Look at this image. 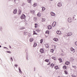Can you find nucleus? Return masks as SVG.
Masks as SVG:
<instances>
[{
	"label": "nucleus",
	"mask_w": 77,
	"mask_h": 77,
	"mask_svg": "<svg viewBox=\"0 0 77 77\" xmlns=\"http://www.w3.org/2000/svg\"><path fill=\"white\" fill-rule=\"evenodd\" d=\"M26 16L24 14H23L20 16V18L22 20H23V19H26Z\"/></svg>",
	"instance_id": "nucleus-1"
},
{
	"label": "nucleus",
	"mask_w": 77,
	"mask_h": 77,
	"mask_svg": "<svg viewBox=\"0 0 77 77\" xmlns=\"http://www.w3.org/2000/svg\"><path fill=\"white\" fill-rule=\"evenodd\" d=\"M70 50L71 51V53H74L75 52V49H73L72 47L71 48Z\"/></svg>",
	"instance_id": "nucleus-2"
},
{
	"label": "nucleus",
	"mask_w": 77,
	"mask_h": 77,
	"mask_svg": "<svg viewBox=\"0 0 77 77\" xmlns=\"http://www.w3.org/2000/svg\"><path fill=\"white\" fill-rule=\"evenodd\" d=\"M50 14L51 16H52V17H55L56 16V14L54 13L53 12H51Z\"/></svg>",
	"instance_id": "nucleus-3"
},
{
	"label": "nucleus",
	"mask_w": 77,
	"mask_h": 77,
	"mask_svg": "<svg viewBox=\"0 0 77 77\" xmlns=\"http://www.w3.org/2000/svg\"><path fill=\"white\" fill-rule=\"evenodd\" d=\"M56 33L57 34V35H61V34H62V33H61V32L59 30L57 31Z\"/></svg>",
	"instance_id": "nucleus-4"
},
{
	"label": "nucleus",
	"mask_w": 77,
	"mask_h": 77,
	"mask_svg": "<svg viewBox=\"0 0 77 77\" xmlns=\"http://www.w3.org/2000/svg\"><path fill=\"white\" fill-rule=\"evenodd\" d=\"M56 25V22H54L52 24V26L53 27H54Z\"/></svg>",
	"instance_id": "nucleus-5"
},
{
	"label": "nucleus",
	"mask_w": 77,
	"mask_h": 77,
	"mask_svg": "<svg viewBox=\"0 0 77 77\" xmlns=\"http://www.w3.org/2000/svg\"><path fill=\"white\" fill-rule=\"evenodd\" d=\"M40 53H44V49L43 48H41L40 50Z\"/></svg>",
	"instance_id": "nucleus-6"
},
{
	"label": "nucleus",
	"mask_w": 77,
	"mask_h": 77,
	"mask_svg": "<svg viewBox=\"0 0 77 77\" xmlns=\"http://www.w3.org/2000/svg\"><path fill=\"white\" fill-rule=\"evenodd\" d=\"M68 20L69 23H71V22H72V19H71V17H69L68 19Z\"/></svg>",
	"instance_id": "nucleus-7"
},
{
	"label": "nucleus",
	"mask_w": 77,
	"mask_h": 77,
	"mask_svg": "<svg viewBox=\"0 0 77 77\" xmlns=\"http://www.w3.org/2000/svg\"><path fill=\"white\" fill-rule=\"evenodd\" d=\"M57 5L59 7H60L62 6V3L61 2H59L57 4Z\"/></svg>",
	"instance_id": "nucleus-8"
},
{
	"label": "nucleus",
	"mask_w": 77,
	"mask_h": 77,
	"mask_svg": "<svg viewBox=\"0 0 77 77\" xmlns=\"http://www.w3.org/2000/svg\"><path fill=\"white\" fill-rule=\"evenodd\" d=\"M33 32L34 33H33V35H38L37 30H36L35 31H34Z\"/></svg>",
	"instance_id": "nucleus-9"
},
{
	"label": "nucleus",
	"mask_w": 77,
	"mask_h": 77,
	"mask_svg": "<svg viewBox=\"0 0 77 77\" xmlns=\"http://www.w3.org/2000/svg\"><path fill=\"white\" fill-rule=\"evenodd\" d=\"M53 40L54 41H55V42H57L58 40L57 38H53Z\"/></svg>",
	"instance_id": "nucleus-10"
},
{
	"label": "nucleus",
	"mask_w": 77,
	"mask_h": 77,
	"mask_svg": "<svg viewBox=\"0 0 77 77\" xmlns=\"http://www.w3.org/2000/svg\"><path fill=\"white\" fill-rule=\"evenodd\" d=\"M17 9H14V12H13L14 14H17Z\"/></svg>",
	"instance_id": "nucleus-11"
},
{
	"label": "nucleus",
	"mask_w": 77,
	"mask_h": 77,
	"mask_svg": "<svg viewBox=\"0 0 77 77\" xmlns=\"http://www.w3.org/2000/svg\"><path fill=\"white\" fill-rule=\"evenodd\" d=\"M34 13H35V11L34 10H32L30 11V13H31V14H33Z\"/></svg>",
	"instance_id": "nucleus-12"
},
{
	"label": "nucleus",
	"mask_w": 77,
	"mask_h": 77,
	"mask_svg": "<svg viewBox=\"0 0 77 77\" xmlns=\"http://www.w3.org/2000/svg\"><path fill=\"white\" fill-rule=\"evenodd\" d=\"M21 14V11L20 10H19L18 11V15H20Z\"/></svg>",
	"instance_id": "nucleus-13"
},
{
	"label": "nucleus",
	"mask_w": 77,
	"mask_h": 77,
	"mask_svg": "<svg viewBox=\"0 0 77 77\" xmlns=\"http://www.w3.org/2000/svg\"><path fill=\"white\" fill-rule=\"evenodd\" d=\"M51 28H52L51 26L50 25H49L48 26V29H51Z\"/></svg>",
	"instance_id": "nucleus-14"
},
{
	"label": "nucleus",
	"mask_w": 77,
	"mask_h": 77,
	"mask_svg": "<svg viewBox=\"0 0 77 77\" xmlns=\"http://www.w3.org/2000/svg\"><path fill=\"white\" fill-rule=\"evenodd\" d=\"M54 69H59V67H58L57 66H54Z\"/></svg>",
	"instance_id": "nucleus-15"
},
{
	"label": "nucleus",
	"mask_w": 77,
	"mask_h": 77,
	"mask_svg": "<svg viewBox=\"0 0 77 77\" xmlns=\"http://www.w3.org/2000/svg\"><path fill=\"white\" fill-rule=\"evenodd\" d=\"M36 46H37V44H36V43L35 42L34 43L33 47H36Z\"/></svg>",
	"instance_id": "nucleus-16"
},
{
	"label": "nucleus",
	"mask_w": 77,
	"mask_h": 77,
	"mask_svg": "<svg viewBox=\"0 0 77 77\" xmlns=\"http://www.w3.org/2000/svg\"><path fill=\"white\" fill-rule=\"evenodd\" d=\"M33 41V38H31L30 39H29V41L31 42H32Z\"/></svg>",
	"instance_id": "nucleus-17"
},
{
	"label": "nucleus",
	"mask_w": 77,
	"mask_h": 77,
	"mask_svg": "<svg viewBox=\"0 0 77 77\" xmlns=\"http://www.w3.org/2000/svg\"><path fill=\"white\" fill-rule=\"evenodd\" d=\"M51 58L53 59V60H56V57H51Z\"/></svg>",
	"instance_id": "nucleus-18"
},
{
	"label": "nucleus",
	"mask_w": 77,
	"mask_h": 77,
	"mask_svg": "<svg viewBox=\"0 0 77 77\" xmlns=\"http://www.w3.org/2000/svg\"><path fill=\"white\" fill-rule=\"evenodd\" d=\"M65 65H69V62L68 61H66L65 62Z\"/></svg>",
	"instance_id": "nucleus-19"
},
{
	"label": "nucleus",
	"mask_w": 77,
	"mask_h": 77,
	"mask_svg": "<svg viewBox=\"0 0 77 77\" xmlns=\"http://www.w3.org/2000/svg\"><path fill=\"white\" fill-rule=\"evenodd\" d=\"M58 60H59L60 63L62 62V60L61 58H59Z\"/></svg>",
	"instance_id": "nucleus-20"
},
{
	"label": "nucleus",
	"mask_w": 77,
	"mask_h": 77,
	"mask_svg": "<svg viewBox=\"0 0 77 77\" xmlns=\"http://www.w3.org/2000/svg\"><path fill=\"white\" fill-rule=\"evenodd\" d=\"M45 62H48L50 61V60L48 59H46L45 60Z\"/></svg>",
	"instance_id": "nucleus-21"
},
{
	"label": "nucleus",
	"mask_w": 77,
	"mask_h": 77,
	"mask_svg": "<svg viewBox=\"0 0 77 77\" xmlns=\"http://www.w3.org/2000/svg\"><path fill=\"white\" fill-rule=\"evenodd\" d=\"M54 66V64L53 63H51V67H52V68L53 66Z\"/></svg>",
	"instance_id": "nucleus-22"
},
{
	"label": "nucleus",
	"mask_w": 77,
	"mask_h": 77,
	"mask_svg": "<svg viewBox=\"0 0 77 77\" xmlns=\"http://www.w3.org/2000/svg\"><path fill=\"white\" fill-rule=\"evenodd\" d=\"M72 33L71 32H69L68 34V36H71V35H72Z\"/></svg>",
	"instance_id": "nucleus-23"
},
{
	"label": "nucleus",
	"mask_w": 77,
	"mask_h": 77,
	"mask_svg": "<svg viewBox=\"0 0 77 77\" xmlns=\"http://www.w3.org/2000/svg\"><path fill=\"white\" fill-rule=\"evenodd\" d=\"M44 41V40L43 39H41L40 41V44H42V42H43V41Z\"/></svg>",
	"instance_id": "nucleus-24"
},
{
	"label": "nucleus",
	"mask_w": 77,
	"mask_h": 77,
	"mask_svg": "<svg viewBox=\"0 0 77 77\" xmlns=\"http://www.w3.org/2000/svg\"><path fill=\"white\" fill-rule=\"evenodd\" d=\"M42 11H44L45 10V8L44 7H42Z\"/></svg>",
	"instance_id": "nucleus-25"
},
{
	"label": "nucleus",
	"mask_w": 77,
	"mask_h": 77,
	"mask_svg": "<svg viewBox=\"0 0 77 77\" xmlns=\"http://www.w3.org/2000/svg\"><path fill=\"white\" fill-rule=\"evenodd\" d=\"M63 69H66V66H64L63 67Z\"/></svg>",
	"instance_id": "nucleus-26"
},
{
	"label": "nucleus",
	"mask_w": 77,
	"mask_h": 77,
	"mask_svg": "<svg viewBox=\"0 0 77 77\" xmlns=\"http://www.w3.org/2000/svg\"><path fill=\"white\" fill-rule=\"evenodd\" d=\"M50 52H51V53H53V52L54 51V50L53 49H51L50 50Z\"/></svg>",
	"instance_id": "nucleus-27"
},
{
	"label": "nucleus",
	"mask_w": 77,
	"mask_h": 77,
	"mask_svg": "<svg viewBox=\"0 0 77 77\" xmlns=\"http://www.w3.org/2000/svg\"><path fill=\"white\" fill-rule=\"evenodd\" d=\"M19 72H20V73H22V72H21V70L20 67H19Z\"/></svg>",
	"instance_id": "nucleus-28"
},
{
	"label": "nucleus",
	"mask_w": 77,
	"mask_h": 77,
	"mask_svg": "<svg viewBox=\"0 0 77 77\" xmlns=\"http://www.w3.org/2000/svg\"><path fill=\"white\" fill-rule=\"evenodd\" d=\"M35 28H36L38 27V24L35 23Z\"/></svg>",
	"instance_id": "nucleus-29"
},
{
	"label": "nucleus",
	"mask_w": 77,
	"mask_h": 77,
	"mask_svg": "<svg viewBox=\"0 0 77 77\" xmlns=\"http://www.w3.org/2000/svg\"><path fill=\"white\" fill-rule=\"evenodd\" d=\"M45 47L46 48H49V46H48V45L46 44L45 45Z\"/></svg>",
	"instance_id": "nucleus-30"
},
{
	"label": "nucleus",
	"mask_w": 77,
	"mask_h": 77,
	"mask_svg": "<svg viewBox=\"0 0 77 77\" xmlns=\"http://www.w3.org/2000/svg\"><path fill=\"white\" fill-rule=\"evenodd\" d=\"M64 74H66H66H68V72H67V71H66V70H65L64 71Z\"/></svg>",
	"instance_id": "nucleus-31"
},
{
	"label": "nucleus",
	"mask_w": 77,
	"mask_h": 77,
	"mask_svg": "<svg viewBox=\"0 0 77 77\" xmlns=\"http://www.w3.org/2000/svg\"><path fill=\"white\" fill-rule=\"evenodd\" d=\"M37 15L38 16V17H41V13H38Z\"/></svg>",
	"instance_id": "nucleus-32"
},
{
	"label": "nucleus",
	"mask_w": 77,
	"mask_h": 77,
	"mask_svg": "<svg viewBox=\"0 0 77 77\" xmlns=\"http://www.w3.org/2000/svg\"><path fill=\"white\" fill-rule=\"evenodd\" d=\"M45 33H46V34H49V31H46L45 32Z\"/></svg>",
	"instance_id": "nucleus-33"
},
{
	"label": "nucleus",
	"mask_w": 77,
	"mask_h": 77,
	"mask_svg": "<svg viewBox=\"0 0 77 77\" xmlns=\"http://www.w3.org/2000/svg\"><path fill=\"white\" fill-rule=\"evenodd\" d=\"M45 19L44 18H42V22H44V21H45Z\"/></svg>",
	"instance_id": "nucleus-34"
},
{
	"label": "nucleus",
	"mask_w": 77,
	"mask_h": 77,
	"mask_svg": "<svg viewBox=\"0 0 77 77\" xmlns=\"http://www.w3.org/2000/svg\"><path fill=\"white\" fill-rule=\"evenodd\" d=\"M14 2L15 3H18L19 2V0H14Z\"/></svg>",
	"instance_id": "nucleus-35"
},
{
	"label": "nucleus",
	"mask_w": 77,
	"mask_h": 77,
	"mask_svg": "<svg viewBox=\"0 0 77 77\" xmlns=\"http://www.w3.org/2000/svg\"><path fill=\"white\" fill-rule=\"evenodd\" d=\"M31 1H32V0H27L28 2L29 3H31Z\"/></svg>",
	"instance_id": "nucleus-36"
},
{
	"label": "nucleus",
	"mask_w": 77,
	"mask_h": 77,
	"mask_svg": "<svg viewBox=\"0 0 77 77\" xmlns=\"http://www.w3.org/2000/svg\"><path fill=\"white\" fill-rule=\"evenodd\" d=\"M27 32H24L23 33V35H27Z\"/></svg>",
	"instance_id": "nucleus-37"
},
{
	"label": "nucleus",
	"mask_w": 77,
	"mask_h": 77,
	"mask_svg": "<svg viewBox=\"0 0 77 77\" xmlns=\"http://www.w3.org/2000/svg\"><path fill=\"white\" fill-rule=\"evenodd\" d=\"M34 21H36V20H37V19L36 18V17H34Z\"/></svg>",
	"instance_id": "nucleus-38"
},
{
	"label": "nucleus",
	"mask_w": 77,
	"mask_h": 77,
	"mask_svg": "<svg viewBox=\"0 0 77 77\" xmlns=\"http://www.w3.org/2000/svg\"><path fill=\"white\" fill-rule=\"evenodd\" d=\"M72 68H74L75 69L76 68H77V67H76L75 66H72Z\"/></svg>",
	"instance_id": "nucleus-39"
},
{
	"label": "nucleus",
	"mask_w": 77,
	"mask_h": 77,
	"mask_svg": "<svg viewBox=\"0 0 77 77\" xmlns=\"http://www.w3.org/2000/svg\"><path fill=\"white\" fill-rule=\"evenodd\" d=\"M25 29V28L24 27H21L20 28V30H23V29Z\"/></svg>",
	"instance_id": "nucleus-40"
},
{
	"label": "nucleus",
	"mask_w": 77,
	"mask_h": 77,
	"mask_svg": "<svg viewBox=\"0 0 77 77\" xmlns=\"http://www.w3.org/2000/svg\"><path fill=\"white\" fill-rule=\"evenodd\" d=\"M6 52L7 53H11V52L10 51H7Z\"/></svg>",
	"instance_id": "nucleus-41"
},
{
	"label": "nucleus",
	"mask_w": 77,
	"mask_h": 77,
	"mask_svg": "<svg viewBox=\"0 0 77 77\" xmlns=\"http://www.w3.org/2000/svg\"><path fill=\"white\" fill-rule=\"evenodd\" d=\"M36 5H37V4L34 3L33 5V6L35 7V6H36Z\"/></svg>",
	"instance_id": "nucleus-42"
},
{
	"label": "nucleus",
	"mask_w": 77,
	"mask_h": 77,
	"mask_svg": "<svg viewBox=\"0 0 77 77\" xmlns=\"http://www.w3.org/2000/svg\"><path fill=\"white\" fill-rule=\"evenodd\" d=\"M40 31L39 30V29H37V33H38V32H39V31Z\"/></svg>",
	"instance_id": "nucleus-43"
},
{
	"label": "nucleus",
	"mask_w": 77,
	"mask_h": 77,
	"mask_svg": "<svg viewBox=\"0 0 77 77\" xmlns=\"http://www.w3.org/2000/svg\"><path fill=\"white\" fill-rule=\"evenodd\" d=\"M10 59H11V61H13V59H12V58L11 57V58H10Z\"/></svg>",
	"instance_id": "nucleus-44"
},
{
	"label": "nucleus",
	"mask_w": 77,
	"mask_h": 77,
	"mask_svg": "<svg viewBox=\"0 0 77 77\" xmlns=\"http://www.w3.org/2000/svg\"><path fill=\"white\" fill-rule=\"evenodd\" d=\"M15 66L16 67H17V66H18V65H17V64H15Z\"/></svg>",
	"instance_id": "nucleus-45"
},
{
	"label": "nucleus",
	"mask_w": 77,
	"mask_h": 77,
	"mask_svg": "<svg viewBox=\"0 0 77 77\" xmlns=\"http://www.w3.org/2000/svg\"><path fill=\"white\" fill-rule=\"evenodd\" d=\"M71 59L72 60H74V58H71Z\"/></svg>",
	"instance_id": "nucleus-46"
},
{
	"label": "nucleus",
	"mask_w": 77,
	"mask_h": 77,
	"mask_svg": "<svg viewBox=\"0 0 77 77\" xmlns=\"http://www.w3.org/2000/svg\"><path fill=\"white\" fill-rule=\"evenodd\" d=\"M75 45H77V42H75Z\"/></svg>",
	"instance_id": "nucleus-47"
},
{
	"label": "nucleus",
	"mask_w": 77,
	"mask_h": 77,
	"mask_svg": "<svg viewBox=\"0 0 77 77\" xmlns=\"http://www.w3.org/2000/svg\"><path fill=\"white\" fill-rule=\"evenodd\" d=\"M50 63H49L47 65H50Z\"/></svg>",
	"instance_id": "nucleus-48"
},
{
	"label": "nucleus",
	"mask_w": 77,
	"mask_h": 77,
	"mask_svg": "<svg viewBox=\"0 0 77 77\" xmlns=\"http://www.w3.org/2000/svg\"><path fill=\"white\" fill-rule=\"evenodd\" d=\"M73 20H76V19H75V18H74V17H73Z\"/></svg>",
	"instance_id": "nucleus-49"
},
{
	"label": "nucleus",
	"mask_w": 77,
	"mask_h": 77,
	"mask_svg": "<svg viewBox=\"0 0 77 77\" xmlns=\"http://www.w3.org/2000/svg\"><path fill=\"white\" fill-rule=\"evenodd\" d=\"M4 48H7V49H8V48L6 47H4Z\"/></svg>",
	"instance_id": "nucleus-50"
},
{
	"label": "nucleus",
	"mask_w": 77,
	"mask_h": 77,
	"mask_svg": "<svg viewBox=\"0 0 77 77\" xmlns=\"http://www.w3.org/2000/svg\"><path fill=\"white\" fill-rule=\"evenodd\" d=\"M9 47H10V48H11V46L10 45H9Z\"/></svg>",
	"instance_id": "nucleus-51"
},
{
	"label": "nucleus",
	"mask_w": 77,
	"mask_h": 77,
	"mask_svg": "<svg viewBox=\"0 0 77 77\" xmlns=\"http://www.w3.org/2000/svg\"><path fill=\"white\" fill-rule=\"evenodd\" d=\"M49 1H53V0H49Z\"/></svg>",
	"instance_id": "nucleus-52"
},
{
	"label": "nucleus",
	"mask_w": 77,
	"mask_h": 77,
	"mask_svg": "<svg viewBox=\"0 0 77 77\" xmlns=\"http://www.w3.org/2000/svg\"><path fill=\"white\" fill-rule=\"evenodd\" d=\"M1 47H2V46L1 45H0V48H1Z\"/></svg>",
	"instance_id": "nucleus-53"
},
{
	"label": "nucleus",
	"mask_w": 77,
	"mask_h": 77,
	"mask_svg": "<svg viewBox=\"0 0 77 77\" xmlns=\"http://www.w3.org/2000/svg\"><path fill=\"white\" fill-rule=\"evenodd\" d=\"M57 77H60V76H58Z\"/></svg>",
	"instance_id": "nucleus-54"
},
{
	"label": "nucleus",
	"mask_w": 77,
	"mask_h": 77,
	"mask_svg": "<svg viewBox=\"0 0 77 77\" xmlns=\"http://www.w3.org/2000/svg\"><path fill=\"white\" fill-rule=\"evenodd\" d=\"M74 77H75V76H74Z\"/></svg>",
	"instance_id": "nucleus-55"
}]
</instances>
